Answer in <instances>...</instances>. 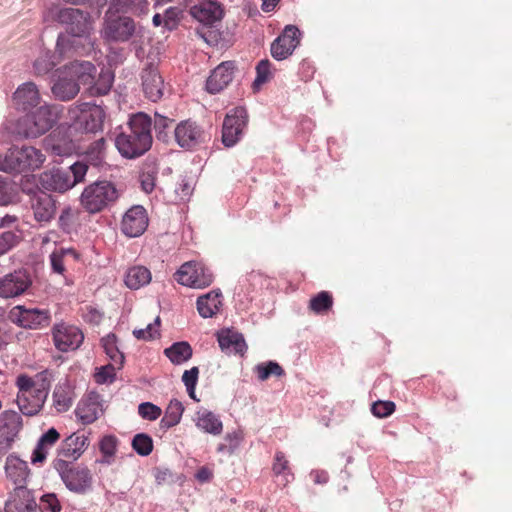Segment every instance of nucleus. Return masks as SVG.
Wrapping results in <instances>:
<instances>
[{"mask_svg": "<svg viewBox=\"0 0 512 512\" xmlns=\"http://www.w3.org/2000/svg\"><path fill=\"white\" fill-rule=\"evenodd\" d=\"M300 43V31L294 25H287L282 34L271 44V54L276 60L289 57Z\"/></svg>", "mask_w": 512, "mask_h": 512, "instance_id": "13", "label": "nucleus"}, {"mask_svg": "<svg viewBox=\"0 0 512 512\" xmlns=\"http://www.w3.org/2000/svg\"><path fill=\"white\" fill-rule=\"evenodd\" d=\"M53 338L60 352H68L79 348L84 340V334L76 326L61 324L55 327Z\"/></svg>", "mask_w": 512, "mask_h": 512, "instance_id": "15", "label": "nucleus"}, {"mask_svg": "<svg viewBox=\"0 0 512 512\" xmlns=\"http://www.w3.org/2000/svg\"><path fill=\"white\" fill-rule=\"evenodd\" d=\"M182 198L189 196L192 193V186L185 180L182 181L180 187L176 189Z\"/></svg>", "mask_w": 512, "mask_h": 512, "instance_id": "64", "label": "nucleus"}, {"mask_svg": "<svg viewBox=\"0 0 512 512\" xmlns=\"http://www.w3.org/2000/svg\"><path fill=\"white\" fill-rule=\"evenodd\" d=\"M151 145V118L143 112L133 114L126 129L115 138L119 153L128 159L143 155Z\"/></svg>", "mask_w": 512, "mask_h": 512, "instance_id": "2", "label": "nucleus"}, {"mask_svg": "<svg viewBox=\"0 0 512 512\" xmlns=\"http://www.w3.org/2000/svg\"><path fill=\"white\" fill-rule=\"evenodd\" d=\"M395 411V403L392 401L374 402L371 406V412L378 418H385L390 416Z\"/></svg>", "mask_w": 512, "mask_h": 512, "instance_id": "46", "label": "nucleus"}, {"mask_svg": "<svg viewBox=\"0 0 512 512\" xmlns=\"http://www.w3.org/2000/svg\"><path fill=\"white\" fill-rule=\"evenodd\" d=\"M247 122V111L243 107H236L227 113L222 127V142L226 147H232L239 141Z\"/></svg>", "mask_w": 512, "mask_h": 512, "instance_id": "12", "label": "nucleus"}, {"mask_svg": "<svg viewBox=\"0 0 512 512\" xmlns=\"http://www.w3.org/2000/svg\"><path fill=\"white\" fill-rule=\"evenodd\" d=\"M34 218L39 223L50 222L56 213V203L51 195L40 192L31 199Z\"/></svg>", "mask_w": 512, "mask_h": 512, "instance_id": "23", "label": "nucleus"}, {"mask_svg": "<svg viewBox=\"0 0 512 512\" xmlns=\"http://www.w3.org/2000/svg\"><path fill=\"white\" fill-rule=\"evenodd\" d=\"M113 75L110 72L100 73L98 78H94L93 83L87 84L86 90L90 96L106 95L113 83Z\"/></svg>", "mask_w": 512, "mask_h": 512, "instance_id": "34", "label": "nucleus"}, {"mask_svg": "<svg viewBox=\"0 0 512 512\" xmlns=\"http://www.w3.org/2000/svg\"><path fill=\"white\" fill-rule=\"evenodd\" d=\"M41 500L45 504V508L50 509L51 512H59L61 510V505L55 494L43 495Z\"/></svg>", "mask_w": 512, "mask_h": 512, "instance_id": "53", "label": "nucleus"}, {"mask_svg": "<svg viewBox=\"0 0 512 512\" xmlns=\"http://www.w3.org/2000/svg\"><path fill=\"white\" fill-rule=\"evenodd\" d=\"M15 171L24 169H38L45 161V155L35 147L23 146L12 148Z\"/></svg>", "mask_w": 512, "mask_h": 512, "instance_id": "20", "label": "nucleus"}, {"mask_svg": "<svg viewBox=\"0 0 512 512\" xmlns=\"http://www.w3.org/2000/svg\"><path fill=\"white\" fill-rule=\"evenodd\" d=\"M333 298L327 291H321L309 301V309L315 314H324L332 308Z\"/></svg>", "mask_w": 512, "mask_h": 512, "instance_id": "38", "label": "nucleus"}, {"mask_svg": "<svg viewBox=\"0 0 512 512\" xmlns=\"http://www.w3.org/2000/svg\"><path fill=\"white\" fill-rule=\"evenodd\" d=\"M21 425V416L16 411H4L0 416V433L2 435H15Z\"/></svg>", "mask_w": 512, "mask_h": 512, "instance_id": "35", "label": "nucleus"}, {"mask_svg": "<svg viewBox=\"0 0 512 512\" xmlns=\"http://www.w3.org/2000/svg\"><path fill=\"white\" fill-rule=\"evenodd\" d=\"M57 73L51 92L57 100L65 102L78 95L80 85L85 87L93 83L97 69L89 61H74L58 69Z\"/></svg>", "mask_w": 512, "mask_h": 512, "instance_id": "3", "label": "nucleus"}, {"mask_svg": "<svg viewBox=\"0 0 512 512\" xmlns=\"http://www.w3.org/2000/svg\"><path fill=\"white\" fill-rule=\"evenodd\" d=\"M5 471L7 477L11 479L18 487H22L29 476V468L27 462L15 455H9L7 457Z\"/></svg>", "mask_w": 512, "mask_h": 512, "instance_id": "29", "label": "nucleus"}, {"mask_svg": "<svg viewBox=\"0 0 512 512\" xmlns=\"http://www.w3.org/2000/svg\"><path fill=\"white\" fill-rule=\"evenodd\" d=\"M115 371L116 369L112 364H107L96 368V372L94 374L95 382L98 384L113 382L116 376Z\"/></svg>", "mask_w": 512, "mask_h": 512, "instance_id": "44", "label": "nucleus"}, {"mask_svg": "<svg viewBox=\"0 0 512 512\" xmlns=\"http://www.w3.org/2000/svg\"><path fill=\"white\" fill-rule=\"evenodd\" d=\"M311 476L316 484H325L328 481V474L325 471H312Z\"/></svg>", "mask_w": 512, "mask_h": 512, "instance_id": "63", "label": "nucleus"}, {"mask_svg": "<svg viewBox=\"0 0 512 512\" xmlns=\"http://www.w3.org/2000/svg\"><path fill=\"white\" fill-rule=\"evenodd\" d=\"M58 113V108L54 105L44 104L40 106L19 122V133L27 138L43 135L56 123Z\"/></svg>", "mask_w": 512, "mask_h": 512, "instance_id": "7", "label": "nucleus"}, {"mask_svg": "<svg viewBox=\"0 0 512 512\" xmlns=\"http://www.w3.org/2000/svg\"><path fill=\"white\" fill-rule=\"evenodd\" d=\"M146 0H130V12L142 13L147 9Z\"/></svg>", "mask_w": 512, "mask_h": 512, "instance_id": "61", "label": "nucleus"}, {"mask_svg": "<svg viewBox=\"0 0 512 512\" xmlns=\"http://www.w3.org/2000/svg\"><path fill=\"white\" fill-rule=\"evenodd\" d=\"M138 413L143 419L154 421L161 416L162 410L151 402H143L138 406Z\"/></svg>", "mask_w": 512, "mask_h": 512, "instance_id": "45", "label": "nucleus"}, {"mask_svg": "<svg viewBox=\"0 0 512 512\" xmlns=\"http://www.w3.org/2000/svg\"><path fill=\"white\" fill-rule=\"evenodd\" d=\"M234 68V62L232 61H226L219 64L207 79V91L215 94L227 87L233 79Z\"/></svg>", "mask_w": 512, "mask_h": 512, "instance_id": "22", "label": "nucleus"}, {"mask_svg": "<svg viewBox=\"0 0 512 512\" xmlns=\"http://www.w3.org/2000/svg\"><path fill=\"white\" fill-rule=\"evenodd\" d=\"M60 439V434L55 428L48 429L37 442V445L32 453L31 462L33 464L43 463L50 449Z\"/></svg>", "mask_w": 512, "mask_h": 512, "instance_id": "27", "label": "nucleus"}, {"mask_svg": "<svg viewBox=\"0 0 512 512\" xmlns=\"http://www.w3.org/2000/svg\"><path fill=\"white\" fill-rule=\"evenodd\" d=\"M199 370L198 367H193L190 370H186L182 375V381L187 388V391L195 390V386L198 380Z\"/></svg>", "mask_w": 512, "mask_h": 512, "instance_id": "50", "label": "nucleus"}, {"mask_svg": "<svg viewBox=\"0 0 512 512\" xmlns=\"http://www.w3.org/2000/svg\"><path fill=\"white\" fill-rule=\"evenodd\" d=\"M269 68H270V62L267 59L261 60L258 63V65L256 67L257 77L254 81V85H261L268 81L269 76H270Z\"/></svg>", "mask_w": 512, "mask_h": 512, "instance_id": "48", "label": "nucleus"}, {"mask_svg": "<svg viewBox=\"0 0 512 512\" xmlns=\"http://www.w3.org/2000/svg\"><path fill=\"white\" fill-rule=\"evenodd\" d=\"M53 467L69 491L83 495L92 489L93 475L87 466L59 458L54 460Z\"/></svg>", "mask_w": 512, "mask_h": 512, "instance_id": "6", "label": "nucleus"}, {"mask_svg": "<svg viewBox=\"0 0 512 512\" xmlns=\"http://www.w3.org/2000/svg\"><path fill=\"white\" fill-rule=\"evenodd\" d=\"M196 426L213 435H219L223 430L222 422L210 411L198 412Z\"/></svg>", "mask_w": 512, "mask_h": 512, "instance_id": "32", "label": "nucleus"}, {"mask_svg": "<svg viewBox=\"0 0 512 512\" xmlns=\"http://www.w3.org/2000/svg\"><path fill=\"white\" fill-rule=\"evenodd\" d=\"M163 16L165 26L171 29L177 17V10L175 8H169Z\"/></svg>", "mask_w": 512, "mask_h": 512, "instance_id": "60", "label": "nucleus"}, {"mask_svg": "<svg viewBox=\"0 0 512 512\" xmlns=\"http://www.w3.org/2000/svg\"><path fill=\"white\" fill-rule=\"evenodd\" d=\"M217 340L221 350L230 352H244L247 344L244 336L233 328H224L217 332Z\"/></svg>", "mask_w": 512, "mask_h": 512, "instance_id": "26", "label": "nucleus"}, {"mask_svg": "<svg viewBox=\"0 0 512 512\" xmlns=\"http://www.w3.org/2000/svg\"><path fill=\"white\" fill-rule=\"evenodd\" d=\"M104 146L105 139L99 138L89 146V148L87 149V153L90 154L92 157L98 158L104 150Z\"/></svg>", "mask_w": 512, "mask_h": 512, "instance_id": "55", "label": "nucleus"}, {"mask_svg": "<svg viewBox=\"0 0 512 512\" xmlns=\"http://www.w3.org/2000/svg\"><path fill=\"white\" fill-rule=\"evenodd\" d=\"M117 438L112 435L104 436L100 443L99 449L102 457L97 460L98 463L110 465L114 461V456L117 451Z\"/></svg>", "mask_w": 512, "mask_h": 512, "instance_id": "36", "label": "nucleus"}, {"mask_svg": "<svg viewBox=\"0 0 512 512\" xmlns=\"http://www.w3.org/2000/svg\"><path fill=\"white\" fill-rule=\"evenodd\" d=\"M151 272L144 266H133L125 274V284L128 288L137 290L149 284Z\"/></svg>", "mask_w": 512, "mask_h": 512, "instance_id": "31", "label": "nucleus"}, {"mask_svg": "<svg viewBox=\"0 0 512 512\" xmlns=\"http://www.w3.org/2000/svg\"><path fill=\"white\" fill-rule=\"evenodd\" d=\"M174 138L180 147L192 149L204 141L205 135L195 122L186 120L174 128Z\"/></svg>", "mask_w": 512, "mask_h": 512, "instance_id": "17", "label": "nucleus"}, {"mask_svg": "<svg viewBox=\"0 0 512 512\" xmlns=\"http://www.w3.org/2000/svg\"><path fill=\"white\" fill-rule=\"evenodd\" d=\"M17 240H18V236L14 232H12V231L3 232L2 235L0 236V250L6 251V250L10 249L12 246L15 245Z\"/></svg>", "mask_w": 512, "mask_h": 512, "instance_id": "51", "label": "nucleus"}, {"mask_svg": "<svg viewBox=\"0 0 512 512\" xmlns=\"http://www.w3.org/2000/svg\"><path fill=\"white\" fill-rule=\"evenodd\" d=\"M255 370L261 381L267 380L270 376L281 377L284 375L282 367L274 361L260 363L255 367Z\"/></svg>", "mask_w": 512, "mask_h": 512, "instance_id": "41", "label": "nucleus"}, {"mask_svg": "<svg viewBox=\"0 0 512 512\" xmlns=\"http://www.w3.org/2000/svg\"><path fill=\"white\" fill-rule=\"evenodd\" d=\"M70 118L76 130L96 133L102 130L105 111L100 105L81 103L69 110Z\"/></svg>", "mask_w": 512, "mask_h": 512, "instance_id": "10", "label": "nucleus"}, {"mask_svg": "<svg viewBox=\"0 0 512 512\" xmlns=\"http://www.w3.org/2000/svg\"><path fill=\"white\" fill-rule=\"evenodd\" d=\"M288 461L285 459V456L282 452H278L275 456V463L273 465V471L276 474H281L287 468Z\"/></svg>", "mask_w": 512, "mask_h": 512, "instance_id": "56", "label": "nucleus"}, {"mask_svg": "<svg viewBox=\"0 0 512 512\" xmlns=\"http://www.w3.org/2000/svg\"><path fill=\"white\" fill-rule=\"evenodd\" d=\"M14 156L12 149H9L5 155L0 154V171H15Z\"/></svg>", "mask_w": 512, "mask_h": 512, "instance_id": "52", "label": "nucleus"}, {"mask_svg": "<svg viewBox=\"0 0 512 512\" xmlns=\"http://www.w3.org/2000/svg\"><path fill=\"white\" fill-rule=\"evenodd\" d=\"M88 166L83 162H75L68 169L55 168L40 175V186L48 191L65 192L77 183L82 182Z\"/></svg>", "mask_w": 512, "mask_h": 512, "instance_id": "5", "label": "nucleus"}, {"mask_svg": "<svg viewBox=\"0 0 512 512\" xmlns=\"http://www.w3.org/2000/svg\"><path fill=\"white\" fill-rule=\"evenodd\" d=\"M148 226V216L143 206L131 207L123 216L122 231L129 237H138Z\"/></svg>", "mask_w": 512, "mask_h": 512, "instance_id": "18", "label": "nucleus"}, {"mask_svg": "<svg viewBox=\"0 0 512 512\" xmlns=\"http://www.w3.org/2000/svg\"><path fill=\"white\" fill-rule=\"evenodd\" d=\"M50 373L44 370L34 378L21 374L16 379L17 405L24 415H36L44 406L47 399L51 381Z\"/></svg>", "mask_w": 512, "mask_h": 512, "instance_id": "4", "label": "nucleus"}, {"mask_svg": "<svg viewBox=\"0 0 512 512\" xmlns=\"http://www.w3.org/2000/svg\"><path fill=\"white\" fill-rule=\"evenodd\" d=\"M41 100L38 87L33 82L20 85L13 94V102L17 109L27 111L36 107Z\"/></svg>", "mask_w": 512, "mask_h": 512, "instance_id": "24", "label": "nucleus"}, {"mask_svg": "<svg viewBox=\"0 0 512 512\" xmlns=\"http://www.w3.org/2000/svg\"><path fill=\"white\" fill-rule=\"evenodd\" d=\"M175 279L181 285L201 289L213 282V274L201 263L189 261L177 270Z\"/></svg>", "mask_w": 512, "mask_h": 512, "instance_id": "11", "label": "nucleus"}, {"mask_svg": "<svg viewBox=\"0 0 512 512\" xmlns=\"http://www.w3.org/2000/svg\"><path fill=\"white\" fill-rule=\"evenodd\" d=\"M52 398L55 409L60 413L68 411L73 403L72 391L66 384L57 385Z\"/></svg>", "mask_w": 512, "mask_h": 512, "instance_id": "33", "label": "nucleus"}, {"mask_svg": "<svg viewBox=\"0 0 512 512\" xmlns=\"http://www.w3.org/2000/svg\"><path fill=\"white\" fill-rule=\"evenodd\" d=\"M73 218V211L71 208H66L62 211L59 222L62 227H68L72 221Z\"/></svg>", "mask_w": 512, "mask_h": 512, "instance_id": "62", "label": "nucleus"}, {"mask_svg": "<svg viewBox=\"0 0 512 512\" xmlns=\"http://www.w3.org/2000/svg\"><path fill=\"white\" fill-rule=\"evenodd\" d=\"M49 16L67 26V34H60L56 43V52L60 56H71L93 47L94 22L89 12L54 6L49 10Z\"/></svg>", "mask_w": 512, "mask_h": 512, "instance_id": "1", "label": "nucleus"}, {"mask_svg": "<svg viewBox=\"0 0 512 512\" xmlns=\"http://www.w3.org/2000/svg\"><path fill=\"white\" fill-rule=\"evenodd\" d=\"M100 405L96 395H89L77 404L75 415L82 424H91L99 416Z\"/></svg>", "mask_w": 512, "mask_h": 512, "instance_id": "28", "label": "nucleus"}, {"mask_svg": "<svg viewBox=\"0 0 512 512\" xmlns=\"http://www.w3.org/2000/svg\"><path fill=\"white\" fill-rule=\"evenodd\" d=\"M110 7L116 11L128 12L130 11V0H110Z\"/></svg>", "mask_w": 512, "mask_h": 512, "instance_id": "59", "label": "nucleus"}, {"mask_svg": "<svg viewBox=\"0 0 512 512\" xmlns=\"http://www.w3.org/2000/svg\"><path fill=\"white\" fill-rule=\"evenodd\" d=\"M67 255L75 256V252L72 249H60L55 250L50 255V262L54 272L63 274L65 271L64 258Z\"/></svg>", "mask_w": 512, "mask_h": 512, "instance_id": "43", "label": "nucleus"}, {"mask_svg": "<svg viewBox=\"0 0 512 512\" xmlns=\"http://www.w3.org/2000/svg\"><path fill=\"white\" fill-rule=\"evenodd\" d=\"M14 197L12 186L0 177V205H7Z\"/></svg>", "mask_w": 512, "mask_h": 512, "instance_id": "49", "label": "nucleus"}, {"mask_svg": "<svg viewBox=\"0 0 512 512\" xmlns=\"http://www.w3.org/2000/svg\"><path fill=\"white\" fill-rule=\"evenodd\" d=\"M184 408L177 400H171L164 417L161 419V425L164 428H171L177 425L181 419Z\"/></svg>", "mask_w": 512, "mask_h": 512, "instance_id": "37", "label": "nucleus"}, {"mask_svg": "<svg viewBox=\"0 0 512 512\" xmlns=\"http://www.w3.org/2000/svg\"><path fill=\"white\" fill-rule=\"evenodd\" d=\"M59 54L58 52H56ZM55 55H50L49 53H44L39 56L34 62V71L37 75H44L51 71L59 62L61 58L65 56L58 55V59H55Z\"/></svg>", "mask_w": 512, "mask_h": 512, "instance_id": "39", "label": "nucleus"}, {"mask_svg": "<svg viewBox=\"0 0 512 512\" xmlns=\"http://www.w3.org/2000/svg\"><path fill=\"white\" fill-rule=\"evenodd\" d=\"M173 120L159 113H155L154 129L157 138L162 142L170 140L169 130L172 128Z\"/></svg>", "mask_w": 512, "mask_h": 512, "instance_id": "40", "label": "nucleus"}, {"mask_svg": "<svg viewBox=\"0 0 512 512\" xmlns=\"http://www.w3.org/2000/svg\"><path fill=\"white\" fill-rule=\"evenodd\" d=\"M88 436L84 433H73L63 440L60 447V455L72 460H77L88 448Z\"/></svg>", "mask_w": 512, "mask_h": 512, "instance_id": "25", "label": "nucleus"}, {"mask_svg": "<svg viewBox=\"0 0 512 512\" xmlns=\"http://www.w3.org/2000/svg\"><path fill=\"white\" fill-rule=\"evenodd\" d=\"M189 4L191 16L204 25L211 26L222 18L223 10L216 1Z\"/></svg>", "mask_w": 512, "mask_h": 512, "instance_id": "21", "label": "nucleus"}, {"mask_svg": "<svg viewBox=\"0 0 512 512\" xmlns=\"http://www.w3.org/2000/svg\"><path fill=\"white\" fill-rule=\"evenodd\" d=\"M29 274L22 269L15 270L0 279V296L12 298L22 295L31 286Z\"/></svg>", "mask_w": 512, "mask_h": 512, "instance_id": "14", "label": "nucleus"}, {"mask_svg": "<svg viewBox=\"0 0 512 512\" xmlns=\"http://www.w3.org/2000/svg\"><path fill=\"white\" fill-rule=\"evenodd\" d=\"M133 449L141 456H148L153 450V441L144 433L136 434L132 440Z\"/></svg>", "mask_w": 512, "mask_h": 512, "instance_id": "42", "label": "nucleus"}, {"mask_svg": "<svg viewBox=\"0 0 512 512\" xmlns=\"http://www.w3.org/2000/svg\"><path fill=\"white\" fill-rule=\"evenodd\" d=\"M10 319L21 327L37 329L48 324L49 315L45 310L36 308L26 309L23 306H16L10 312Z\"/></svg>", "mask_w": 512, "mask_h": 512, "instance_id": "16", "label": "nucleus"}, {"mask_svg": "<svg viewBox=\"0 0 512 512\" xmlns=\"http://www.w3.org/2000/svg\"><path fill=\"white\" fill-rule=\"evenodd\" d=\"M163 352H192L190 344L186 341L175 342L170 347L164 349Z\"/></svg>", "mask_w": 512, "mask_h": 512, "instance_id": "58", "label": "nucleus"}, {"mask_svg": "<svg viewBox=\"0 0 512 512\" xmlns=\"http://www.w3.org/2000/svg\"><path fill=\"white\" fill-rule=\"evenodd\" d=\"M159 324H160V318L156 317L154 323L148 324L146 326V328H143V329H135L133 331V334L137 339H143V340L153 339L155 337V335L158 334L157 327L159 326Z\"/></svg>", "mask_w": 512, "mask_h": 512, "instance_id": "47", "label": "nucleus"}, {"mask_svg": "<svg viewBox=\"0 0 512 512\" xmlns=\"http://www.w3.org/2000/svg\"><path fill=\"white\" fill-rule=\"evenodd\" d=\"M118 197L119 192L113 183L97 181L84 189L80 202L89 213H97L114 203Z\"/></svg>", "mask_w": 512, "mask_h": 512, "instance_id": "8", "label": "nucleus"}, {"mask_svg": "<svg viewBox=\"0 0 512 512\" xmlns=\"http://www.w3.org/2000/svg\"><path fill=\"white\" fill-rule=\"evenodd\" d=\"M101 343L104 352H119L117 338L114 334H108L106 337H103Z\"/></svg>", "mask_w": 512, "mask_h": 512, "instance_id": "54", "label": "nucleus"}, {"mask_svg": "<svg viewBox=\"0 0 512 512\" xmlns=\"http://www.w3.org/2000/svg\"><path fill=\"white\" fill-rule=\"evenodd\" d=\"M141 187L143 191L146 193H151L155 187V178L151 174H142L141 175Z\"/></svg>", "mask_w": 512, "mask_h": 512, "instance_id": "57", "label": "nucleus"}, {"mask_svg": "<svg viewBox=\"0 0 512 512\" xmlns=\"http://www.w3.org/2000/svg\"><path fill=\"white\" fill-rule=\"evenodd\" d=\"M141 32L135 21L128 16L106 13L101 29L102 38L110 43H125Z\"/></svg>", "mask_w": 512, "mask_h": 512, "instance_id": "9", "label": "nucleus"}, {"mask_svg": "<svg viewBox=\"0 0 512 512\" xmlns=\"http://www.w3.org/2000/svg\"><path fill=\"white\" fill-rule=\"evenodd\" d=\"M221 305V293L219 291H210L197 299V310L203 318H211L216 315Z\"/></svg>", "mask_w": 512, "mask_h": 512, "instance_id": "30", "label": "nucleus"}, {"mask_svg": "<svg viewBox=\"0 0 512 512\" xmlns=\"http://www.w3.org/2000/svg\"><path fill=\"white\" fill-rule=\"evenodd\" d=\"M142 89L145 96L156 102L163 96L164 82L153 64L146 65L141 72Z\"/></svg>", "mask_w": 512, "mask_h": 512, "instance_id": "19", "label": "nucleus"}]
</instances>
